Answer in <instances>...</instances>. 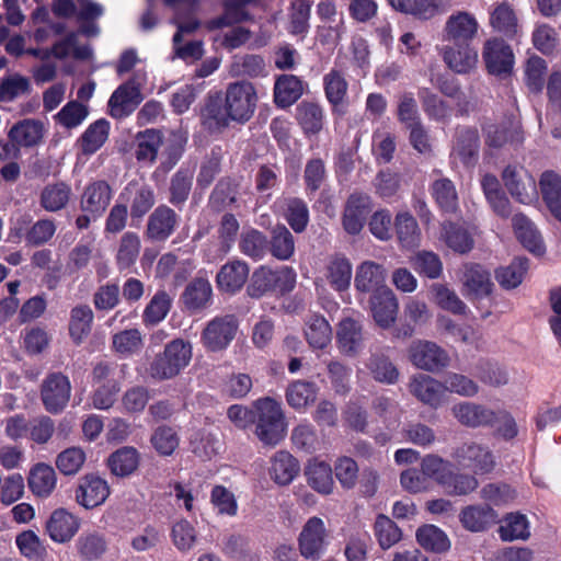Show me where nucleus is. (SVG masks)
Masks as SVG:
<instances>
[{
	"instance_id": "5fc2aeb1",
	"label": "nucleus",
	"mask_w": 561,
	"mask_h": 561,
	"mask_svg": "<svg viewBox=\"0 0 561 561\" xmlns=\"http://www.w3.org/2000/svg\"><path fill=\"white\" fill-rule=\"evenodd\" d=\"M451 469L453 465L437 455H426L421 461V471L426 480L433 479L442 486L450 478Z\"/></svg>"
},
{
	"instance_id": "a19ab883",
	"label": "nucleus",
	"mask_w": 561,
	"mask_h": 561,
	"mask_svg": "<svg viewBox=\"0 0 561 561\" xmlns=\"http://www.w3.org/2000/svg\"><path fill=\"white\" fill-rule=\"evenodd\" d=\"M305 335L313 348H324L332 339V330L324 317L312 314L306 322Z\"/></svg>"
},
{
	"instance_id": "4468645a",
	"label": "nucleus",
	"mask_w": 561,
	"mask_h": 561,
	"mask_svg": "<svg viewBox=\"0 0 561 561\" xmlns=\"http://www.w3.org/2000/svg\"><path fill=\"white\" fill-rule=\"evenodd\" d=\"M142 101L140 83L131 78L119 85L108 100L110 113L114 118H123L131 114Z\"/></svg>"
},
{
	"instance_id": "7ed1b4c3",
	"label": "nucleus",
	"mask_w": 561,
	"mask_h": 561,
	"mask_svg": "<svg viewBox=\"0 0 561 561\" xmlns=\"http://www.w3.org/2000/svg\"><path fill=\"white\" fill-rule=\"evenodd\" d=\"M257 95L252 83H230L226 91L225 104L230 119L238 123L248 122L256 108Z\"/></svg>"
},
{
	"instance_id": "39448f33",
	"label": "nucleus",
	"mask_w": 561,
	"mask_h": 561,
	"mask_svg": "<svg viewBox=\"0 0 561 561\" xmlns=\"http://www.w3.org/2000/svg\"><path fill=\"white\" fill-rule=\"evenodd\" d=\"M409 359L419 369L438 373L449 366L448 353L432 341H413L408 350Z\"/></svg>"
},
{
	"instance_id": "473e14b6",
	"label": "nucleus",
	"mask_w": 561,
	"mask_h": 561,
	"mask_svg": "<svg viewBox=\"0 0 561 561\" xmlns=\"http://www.w3.org/2000/svg\"><path fill=\"white\" fill-rule=\"evenodd\" d=\"M540 188L548 208L561 221V175L552 171L545 172L540 179Z\"/></svg>"
},
{
	"instance_id": "052dcab7",
	"label": "nucleus",
	"mask_w": 561,
	"mask_h": 561,
	"mask_svg": "<svg viewBox=\"0 0 561 561\" xmlns=\"http://www.w3.org/2000/svg\"><path fill=\"white\" fill-rule=\"evenodd\" d=\"M476 376L484 385L494 388L508 383L506 370L497 363L490 360H481L477 364Z\"/></svg>"
},
{
	"instance_id": "4be33fe9",
	"label": "nucleus",
	"mask_w": 561,
	"mask_h": 561,
	"mask_svg": "<svg viewBox=\"0 0 561 561\" xmlns=\"http://www.w3.org/2000/svg\"><path fill=\"white\" fill-rule=\"evenodd\" d=\"M453 415L469 427L489 426L496 423L495 411L472 402H463L453 407Z\"/></svg>"
},
{
	"instance_id": "c9c22d12",
	"label": "nucleus",
	"mask_w": 561,
	"mask_h": 561,
	"mask_svg": "<svg viewBox=\"0 0 561 561\" xmlns=\"http://www.w3.org/2000/svg\"><path fill=\"white\" fill-rule=\"evenodd\" d=\"M302 94L301 81L293 75H282L277 78L274 87L275 103L287 107L295 103Z\"/></svg>"
},
{
	"instance_id": "aec40b11",
	"label": "nucleus",
	"mask_w": 561,
	"mask_h": 561,
	"mask_svg": "<svg viewBox=\"0 0 561 561\" xmlns=\"http://www.w3.org/2000/svg\"><path fill=\"white\" fill-rule=\"evenodd\" d=\"M370 211V197L366 194H352L345 205L343 227L350 234H357L364 227L366 216Z\"/></svg>"
},
{
	"instance_id": "338daca9",
	"label": "nucleus",
	"mask_w": 561,
	"mask_h": 561,
	"mask_svg": "<svg viewBox=\"0 0 561 561\" xmlns=\"http://www.w3.org/2000/svg\"><path fill=\"white\" fill-rule=\"evenodd\" d=\"M150 443L159 455L170 456L178 448L180 439L172 427L161 425L153 431Z\"/></svg>"
},
{
	"instance_id": "72a5a7b5",
	"label": "nucleus",
	"mask_w": 561,
	"mask_h": 561,
	"mask_svg": "<svg viewBox=\"0 0 561 561\" xmlns=\"http://www.w3.org/2000/svg\"><path fill=\"white\" fill-rule=\"evenodd\" d=\"M201 119L207 130L219 131L228 126L230 115L220 98H209L202 110Z\"/></svg>"
},
{
	"instance_id": "49530a36",
	"label": "nucleus",
	"mask_w": 561,
	"mask_h": 561,
	"mask_svg": "<svg viewBox=\"0 0 561 561\" xmlns=\"http://www.w3.org/2000/svg\"><path fill=\"white\" fill-rule=\"evenodd\" d=\"M110 124L106 119H99L91 124L80 138L81 150L84 154L98 151L108 137Z\"/></svg>"
},
{
	"instance_id": "c85d7f7f",
	"label": "nucleus",
	"mask_w": 561,
	"mask_h": 561,
	"mask_svg": "<svg viewBox=\"0 0 561 561\" xmlns=\"http://www.w3.org/2000/svg\"><path fill=\"white\" fill-rule=\"evenodd\" d=\"M363 327L351 318L340 322L337 330V343L342 353L353 356L359 352L363 345Z\"/></svg>"
},
{
	"instance_id": "864d4df0",
	"label": "nucleus",
	"mask_w": 561,
	"mask_h": 561,
	"mask_svg": "<svg viewBox=\"0 0 561 561\" xmlns=\"http://www.w3.org/2000/svg\"><path fill=\"white\" fill-rule=\"evenodd\" d=\"M317 398V387L313 382L297 380L290 383L286 391V399L294 409H302Z\"/></svg>"
},
{
	"instance_id": "f257e3e1",
	"label": "nucleus",
	"mask_w": 561,
	"mask_h": 561,
	"mask_svg": "<svg viewBox=\"0 0 561 561\" xmlns=\"http://www.w3.org/2000/svg\"><path fill=\"white\" fill-rule=\"evenodd\" d=\"M254 434L266 446H276L286 434V422L280 404L271 398L254 402Z\"/></svg>"
},
{
	"instance_id": "2eb2a0df",
	"label": "nucleus",
	"mask_w": 561,
	"mask_h": 561,
	"mask_svg": "<svg viewBox=\"0 0 561 561\" xmlns=\"http://www.w3.org/2000/svg\"><path fill=\"white\" fill-rule=\"evenodd\" d=\"M112 195V187L106 181H94L85 186L80 197V209L93 219L100 218L108 207Z\"/></svg>"
},
{
	"instance_id": "9b49d317",
	"label": "nucleus",
	"mask_w": 561,
	"mask_h": 561,
	"mask_svg": "<svg viewBox=\"0 0 561 561\" xmlns=\"http://www.w3.org/2000/svg\"><path fill=\"white\" fill-rule=\"evenodd\" d=\"M505 187L517 202L529 203L536 196V181L522 167L507 165L502 173Z\"/></svg>"
},
{
	"instance_id": "a211bd4d",
	"label": "nucleus",
	"mask_w": 561,
	"mask_h": 561,
	"mask_svg": "<svg viewBox=\"0 0 561 561\" xmlns=\"http://www.w3.org/2000/svg\"><path fill=\"white\" fill-rule=\"evenodd\" d=\"M122 196L129 205L131 219H142L156 204V192L146 183H128Z\"/></svg>"
},
{
	"instance_id": "8fccbe9b",
	"label": "nucleus",
	"mask_w": 561,
	"mask_h": 561,
	"mask_svg": "<svg viewBox=\"0 0 561 561\" xmlns=\"http://www.w3.org/2000/svg\"><path fill=\"white\" fill-rule=\"evenodd\" d=\"M141 241L137 233L125 232L118 243L116 261L121 270L130 267L138 259Z\"/></svg>"
},
{
	"instance_id": "3c124183",
	"label": "nucleus",
	"mask_w": 561,
	"mask_h": 561,
	"mask_svg": "<svg viewBox=\"0 0 561 561\" xmlns=\"http://www.w3.org/2000/svg\"><path fill=\"white\" fill-rule=\"evenodd\" d=\"M374 531L380 548L383 550L391 548L402 538L401 529L392 519L383 514H379L376 517Z\"/></svg>"
},
{
	"instance_id": "7c9ffc66",
	"label": "nucleus",
	"mask_w": 561,
	"mask_h": 561,
	"mask_svg": "<svg viewBox=\"0 0 561 561\" xmlns=\"http://www.w3.org/2000/svg\"><path fill=\"white\" fill-rule=\"evenodd\" d=\"M75 548L81 560L95 561L105 554L107 541L101 533L84 531L76 540Z\"/></svg>"
},
{
	"instance_id": "cd10ccee",
	"label": "nucleus",
	"mask_w": 561,
	"mask_h": 561,
	"mask_svg": "<svg viewBox=\"0 0 561 561\" xmlns=\"http://www.w3.org/2000/svg\"><path fill=\"white\" fill-rule=\"evenodd\" d=\"M248 276V264L240 260H233L221 266L216 279L221 290L236 293L245 284Z\"/></svg>"
},
{
	"instance_id": "de8ad7c7",
	"label": "nucleus",
	"mask_w": 561,
	"mask_h": 561,
	"mask_svg": "<svg viewBox=\"0 0 561 561\" xmlns=\"http://www.w3.org/2000/svg\"><path fill=\"white\" fill-rule=\"evenodd\" d=\"M239 248L244 255L253 260H261L267 252L268 241L263 232L249 229L241 233Z\"/></svg>"
},
{
	"instance_id": "f8f14e48",
	"label": "nucleus",
	"mask_w": 561,
	"mask_h": 561,
	"mask_svg": "<svg viewBox=\"0 0 561 561\" xmlns=\"http://www.w3.org/2000/svg\"><path fill=\"white\" fill-rule=\"evenodd\" d=\"M478 34L476 18L465 11L451 14L444 26L443 39L447 44H471Z\"/></svg>"
},
{
	"instance_id": "1a4fd4ad",
	"label": "nucleus",
	"mask_w": 561,
	"mask_h": 561,
	"mask_svg": "<svg viewBox=\"0 0 561 561\" xmlns=\"http://www.w3.org/2000/svg\"><path fill=\"white\" fill-rule=\"evenodd\" d=\"M70 392L71 385L68 377L61 373H53L42 383L41 399L49 413H59L66 408Z\"/></svg>"
},
{
	"instance_id": "ddd939ff",
	"label": "nucleus",
	"mask_w": 561,
	"mask_h": 561,
	"mask_svg": "<svg viewBox=\"0 0 561 561\" xmlns=\"http://www.w3.org/2000/svg\"><path fill=\"white\" fill-rule=\"evenodd\" d=\"M482 57L491 75L506 77L514 65V55L511 47L502 39H489L484 44Z\"/></svg>"
},
{
	"instance_id": "13d9d810",
	"label": "nucleus",
	"mask_w": 561,
	"mask_h": 561,
	"mask_svg": "<svg viewBox=\"0 0 561 561\" xmlns=\"http://www.w3.org/2000/svg\"><path fill=\"white\" fill-rule=\"evenodd\" d=\"M367 368L374 379L379 382L392 385L397 382L399 378V370L389 357L383 354L371 355L367 363Z\"/></svg>"
},
{
	"instance_id": "37998d69",
	"label": "nucleus",
	"mask_w": 561,
	"mask_h": 561,
	"mask_svg": "<svg viewBox=\"0 0 561 561\" xmlns=\"http://www.w3.org/2000/svg\"><path fill=\"white\" fill-rule=\"evenodd\" d=\"M193 185V172L188 169H180L171 180L169 186V202L181 207L188 198Z\"/></svg>"
},
{
	"instance_id": "f704fd0d",
	"label": "nucleus",
	"mask_w": 561,
	"mask_h": 561,
	"mask_svg": "<svg viewBox=\"0 0 561 561\" xmlns=\"http://www.w3.org/2000/svg\"><path fill=\"white\" fill-rule=\"evenodd\" d=\"M298 472V461L289 453L280 450L275 454L272 460L271 477L277 484H289Z\"/></svg>"
},
{
	"instance_id": "c756f323",
	"label": "nucleus",
	"mask_w": 561,
	"mask_h": 561,
	"mask_svg": "<svg viewBox=\"0 0 561 561\" xmlns=\"http://www.w3.org/2000/svg\"><path fill=\"white\" fill-rule=\"evenodd\" d=\"M515 233L520 243L531 253L541 255L545 253V244L539 231L534 224L523 214L513 217Z\"/></svg>"
},
{
	"instance_id": "20e7f679",
	"label": "nucleus",
	"mask_w": 561,
	"mask_h": 561,
	"mask_svg": "<svg viewBox=\"0 0 561 561\" xmlns=\"http://www.w3.org/2000/svg\"><path fill=\"white\" fill-rule=\"evenodd\" d=\"M295 283V273L288 267L273 271L261 266L252 274L251 283L247 290L251 297L260 298L267 291L275 289H279L282 293L289 291L294 288Z\"/></svg>"
},
{
	"instance_id": "6ab92c4d",
	"label": "nucleus",
	"mask_w": 561,
	"mask_h": 561,
	"mask_svg": "<svg viewBox=\"0 0 561 561\" xmlns=\"http://www.w3.org/2000/svg\"><path fill=\"white\" fill-rule=\"evenodd\" d=\"M108 495L107 482L95 474H87L81 478L76 490L77 502L88 510L103 504Z\"/></svg>"
},
{
	"instance_id": "79ce46f5",
	"label": "nucleus",
	"mask_w": 561,
	"mask_h": 561,
	"mask_svg": "<svg viewBox=\"0 0 561 561\" xmlns=\"http://www.w3.org/2000/svg\"><path fill=\"white\" fill-rule=\"evenodd\" d=\"M211 285L205 278H195L190 282L182 295L186 308L197 310L204 308L211 297Z\"/></svg>"
},
{
	"instance_id": "412c9836",
	"label": "nucleus",
	"mask_w": 561,
	"mask_h": 561,
	"mask_svg": "<svg viewBox=\"0 0 561 561\" xmlns=\"http://www.w3.org/2000/svg\"><path fill=\"white\" fill-rule=\"evenodd\" d=\"M399 304L390 288H383L370 298V309L376 323L383 328H390L398 314Z\"/></svg>"
},
{
	"instance_id": "c03bdc74",
	"label": "nucleus",
	"mask_w": 561,
	"mask_h": 561,
	"mask_svg": "<svg viewBox=\"0 0 561 561\" xmlns=\"http://www.w3.org/2000/svg\"><path fill=\"white\" fill-rule=\"evenodd\" d=\"M162 146V134L156 129H146L137 135V149L135 152L138 161L152 163L157 159Z\"/></svg>"
},
{
	"instance_id": "5701e85b",
	"label": "nucleus",
	"mask_w": 561,
	"mask_h": 561,
	"mask_svg": "<svg viewBox=\"0 0 561 561\" xmlns=\"http://www.w3.org/2000/svg\"><path fill=\"white\" fill-rule=\"evenodd\" d=\"M409 390L421 402L433 408L440 405L445 397L443 382L423 374L411 378Z\"/></svg>"
},
{
	"instance_id": "bb28decb",
	"label": "nucleus",
	"mask_w": 561,
	"mask_h": 561,
	"mask_svg": "<svg viewBox=\"0 0 561 561\" xmlns=\"http://www.w3.org/2000/svg\"><path fill=\"white\" fill-rule=\"evenodd\" d=\"M385 270L381 265L373 262L365 261L356 270L354 284L357 290L363 293L376 294L385 286Z\"/></svg>"
},
{
	"instance_id": "423d86ee",
	"label": "nucleus",
	"mask_w": 561,
	"mask_h": 561,
	"mask_svg": "<svg viewBox=\"0 0 561 561\" xmlns=\"http://www.w3.org/2000/svg\"><path fill=\"white\" fill-rule=\"evenodd\" d=\"M453 458L461 468L476 474H485L494 469L495 460L492 451L484 445L468 440L456 447Z\"/></svg>"
},
{
	"instance_id": "b1692460",
	"label": "nucleus",
	"mask_w": 561,
	"mask_h": 561,
	"mask_svg": "<svg viewBox=\"0 0 561 561\" xmlns=\"http://www.w3.org/2000/svg\"><path fill=\"white\" fill-rule=\"evenodd\" d=\"M50 538L56 542L69 541L80 528V519L65 508H57L46 524Z\"/></svg>"
},
{
	"instance_id": "58836bf2",
	"label": "nucleus",
	"mask_w": 561,
	"mask_h": 561,
	"mask_svg": "<svg viewBox=\"0 0 561 561\" xmlns=\"http://www.w3.org/2000/svg\"><path fill=\"white\" fill-rule=\"evenodd\" d=\"M432 300L442 309L454 314H465L466 304L459 298L455 290L444 284L435 283L430 287Z\"/></svg>"
},
{
	"instance_id": "0e129e2a",
	"label": "nucleus",
	"mask_w": 561,
	"mask_h": 561,
	"mask_svg": "<svg viewBox=\"0 0 561 561\" xmlns=\"http://www.w3.org/2000/svg\"><path fill=\"white\" fill-rule=\"evenodd\" d=\"M113 350L121 356H129L142 347V335L137 329H128L113 335Z\"/></svg>"
},
{
	"instance_id": "e2e57ef3",
	"label": "nucleus",
	"mask_w": 561,
	"mask_h": 561,
	"mask_svg": "<svg viewBox=\"0 0 561 561\" xmlns=\"http://www.w3.org/2000/svg\"><path fill=\"white\" fill-rule=\"evenodd\" d=\"M389 2L397 11L422 20L433 18L437 11L435 0H389Z\"/></svg>"
},
{
	"instance_id": "09e8293b",
	"label": "nucleus",
	"mask_w": 561,
	"mask_h": 561,
	"mask_svg": "<svg viewBox=\"0 0 561 561\" xmlns=\"http://www.w3.org/2000/svg\"><path fill=\"white\" fill-rule=\"evenodd\" d=\"M433 195L444 213L455 214L458 209V194L454 183L446 178L438 179L432 186Z\"/></svg>"
},
{
	"instance_id": "393cba45",
	"label": "nucleus",
	"mask_w": 561,
	"mask_h": 561,
	"mask_svg": "<svg viewBox=\"0 0 561 561\" xmlns=\"http://www.w3.org/2000/svg\"><path fill=\"white\" fill-rule=\"evenodd\" d=\"M140 460V453L135 447L124 446L108 456L106 465L113 476L127 478L137 471Z\"/></svg>"
},
{
	"instance_id": "0eeeda50",
	"label": "nucleus",
	"mask_w": 561,
	"mask_h": 561,
	"mask_svg": "<svg viewBox=\"0 0 561 561\" xmlns=\"http://www.w3.org/2000/svg\"><path fill=\"white\" fill-rule=\"evenodd\" d=\"M328 543V530L324 522L313 516L302 526L298 537V547L300 554L312 561H318L322 557Z\"/></svg>"
},
{
	"instance_id": "e433bc0d",
	"label": "nucleus",
	"mask_w": 561,
	"mask_h": 561,
	"mask_svg": "<svg viewBox=\"0 0 561 561\" xmlns=\"http://www.w3.org/2000/svg\"><path fill=\"white\" fill-rule=\"evenodd\" d=\"M394 229L403 248L411 249L420 244L421 231L415 218L410 213L401 211L397 214Z\"/></svg>"
},
{
	"instance_id": "ea45409f",
	"label": "nucleus",
	"mask_w": 561,
	"mask_h": 561,
	"mask_svg": "<svg viewBox=\"0 0 561 561\" xmlns=\"http://www.w3.org/2000/svg\"><path fill=\"white\" fill-rule=\"evenodd\" d=\"M419 545L427 551L443 553L449 550L450 541L447 535L434 525H423L416 530Z\"/></svg>"
},
{
	"instance_id": "9d476101",
	"label": "nucleus",
	"mask_w": 561,
	"mask_h": 561,
	"mask_svg": "<svg viewBox=\"0 0 561 561\" xmlns=\"http://www.w3.org/2000/svg\"><path fill=\"white\" fill-rule=\"evenodd\" d=\"M459 279L463 294L469 298L480 299L492 293L491 275L481 264L467 262L459 270Z\"/></svg>"
},
{
	"instance_id": "bf43d9fd",
	"label": "nucleus",
	"mask_w": 561,
	"mask_h": 561,
	"mask_svg": "<svg viewBox=\"0 0 561 561\" xmlns=\"http://www.w3.org/2000/svg\"><path fill=\"white\" fill-rule=\"evenodd\" d=\"M266 65L259 55L236 56L231 64L230 72L236 77H260L264 76Z\"/></svg>"
},
{
	"instance_id": "f3484780",
	"label": "nucleus",
	"mask_w": 561,
	"mask_h": 561,
	"mask_svg": "<svg viewBox=\"0 0 561 561\" xmlns=\"http://www.w3.org/2000/svg\"><path fill=\"white\" fill-rule=\"evenodd\" d=\"M442 57L447 67L458 73L468 75L478 64V53L471 44H445Z\"/></svg>"
},
{
	"instance_id": "6e6552de",
	"label": "nucleus",
	"mask_w": 561,
	"mask_h": 561,
	"mask_svg": "<svg viewBox=\"0 0 561 561\" xmlns=\"http://www.w3.org/2000/svg\"><path fill=\"white\" fill-rule=\"evenodd\" d=\"M238 327V320L233 314L216 317L203 330L202 342L211 352L221 351L234 339Z\"/></svg>"
},
{
	"instance_id": "603ef678",
	"label": "nucleus",
	"mask_w": 561,
	"mask_h": 561,
	"mask_svg": "<svg viewBox=\"0 0 561 561\" xmlns=\"http://www.w3.org/2000/svg\"><path fill=\"white\" fill-rule=\"evenodd\" d=\"M71 188L64 182L44 187L41 194V204L48 211L62 209L69 202Z\"/></svg>"
},
{
	"instance_id": "a878e982",
	"label": "nucleus",
	"mask_w": 561,
	"mask_h": 561,
	"mask_svg": "<svg viewBox=\"0 0 561 561\" xmlns=\"http://www.w3.org/2000/svg\"><path fill=\"white\" fill-rule=\"evenodd\" d=\"M439 238L447 248L458 254H467L474 247L471 233L467 228L457 222L444 221L440 227Z\"/></svg>"
},
{
	"instance_id": "a18cd8bd",
	"label": "nucleus",
	"mask_w": 561,
	"mask_h": 561,
	"mask_svg": "<svg viewBox=\"0 0 561 561\" xmlns=\"http://www.w3.org/2000/svg\"><path fill=\"white\" fill-rule=\"evenodd\" d=\"M270 251L274 257L282 261L293 256L295 240L291 232L284 225H277L271 230Z\"/></svg>"
},
{
	"instance_id": "69168bd1",
	"label": "nucleus",
	"mask_w": 561,
	"mask_h": 561,
	"mask_svg": "<svg viewBox=\"0 0 561 561\" xmlns=\"http://www.w3.org/2000/svg\"><path fill=\"white\" fill-rule=\"evenodd\" d=\"M322 118L318 104L302 102L297 107V119L307 134H318L322 128Z\"/></svg>"
},
{
	"instance_id": "4c0bfd02",
	"label": "nucleus",
	"mask_w": 561,
	"mask_h": 561,
	"mask_svg": "<svg viewBox=\"0 0 561 561\" xmlns=\"http://www.w3.org/2000/svg\"><path fill=\"white\" fill-rule=\"evenodd\" d=\"M305 474L308 484L319 493L330 494L333 489L331 467L323 461H309Z\"/></svg>"
},
{
	"instance_id": "680f3d73",
	"label": "nucleus",
	"mask_w": 561,
	"mask_h": 561,
	"mask_svg": "<svg viewBox=\"0 0 561 561\" xmlns=\"http://www.w3.org/2000/svg\"><path fill=\"white\" fill-rule=\"evenodd\" d=\"M424 112L436 121H445L451 115L449 104L427 88L419 91Z\"/></svg>"
},
{
	"instance_id": "774afa93",
	"label": "nucleus",
	"mask_w": 561,
	"mask_h": 561,
	"mask_svg": "<svg viewBox=\"0 0 561 561\" xmlns=\"http://www.w3.org/2000/svg\"><path fill=\"white\" fill-rule=\"evenodd\" d=\"M93 312L89 306H78L71 311L69 330L76 342H80L91 331Z\"/></svg>"
},
{
	"instance_id": "6e6d98bb",
	"label": "nucleus",
	"mask_w": 561,
	"mask_h": 561,
	"mask_svg": "<svg viewBox=\"0 0 561 561\" xmlns=\"http://www.w3.org/2000/svg\"><path fill=\"white\" fill-rule=\"evenodd\" d=\"M527 270L528 259L516 257L508 266L496 270L495 278L503 288L513 289L520 285Z\"/></svg>"
},
{
	"instance_id": "f03ea898",
	"label": "nucleus",
	"mask_w": 561,
	"mask_h": 561,
	"mask_svg": "<svg viewBox=\"0 0 561 561\" xmlns=\"http://www.w3.org/2000/svg\"><path fill=\"white\" fill-rule=\"evenodd\" d=\"M192 358V345L181 339L168 343L164 351L150 363L147 371L156 381L172 379L185 368Z\"/></svg>"
},
{
	"instance_id": "2f4dec72",
	"label": "nucleus",
	"mask_w": 561,
	"mask_h": 561,
	"mask_svg": "<svg viewBox=\"0 0 561 561\" xmlns=\"http://www.w3.org/2000/svg\"><path fill=\"white\" fill-rule=\"evenodd\" d=\"M497 515L490 506L470 505L460 513L462 526L470 531H483L496 523Z\"/></svg>"
},
{
	"instance_id": "dca6fc26",
	"label": "nucleus",
	"mask_w": 561,
	"mask_h": 561,
	"mask_svg": "<svg viewBox=\"0 0 561 561\" xmlns=\"http://www.w3.org/2000/svg\"><path fill=\"white\" fill-rule=\"evenodd\" d=\"M178 214L167 205L158 206L148 217L146 237L154 242L165 241L176 229Z\"/></svg>"
},
{
	"instance_id": "4d7b16f0",
	"label": "nucleus",
	"mask_w": 561,
	"mask_h": 561,
	"mask_svg": "<svg viewBox=\"0 0 561 561\" xmlns=\"http://www.w3.org/2000/svg\"><path fill=\"white\" fill-rule=\"evenodd\" d=\"M328 279L336 290H345L350 287L352 278V265L344 256H334L328 265Z\"/></svg>"
}]
</instances>
